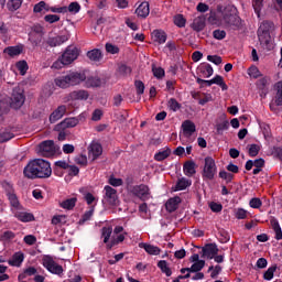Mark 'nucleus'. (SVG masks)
<instances>
[{
  "instance_id": "nucleus-45",
  "label": "nucleus",
  "mask_w": 282,
  "mask_h": 282,
  "mask_svg": "<svg viewBox=\"0 0 282 282\" xmlns=\"http://www.w3.org/2000/svg\"><path fill=\"white\" fill-rule=\"evenodd\" d=\"M43 10L45 12H50V6H47V3H45V1H40L33 8V12H35V13L43 12Z\"/></svg>"
},
{
  "instance_id": "nucleus-7",
  "label": "nucleus",
  "mask_w": 282,
  "mask_h": 282,
  "mask_svg": "<svg viewBox=\"0 0 282 282\" xmlns=\"http://www.w3.org/2000/svg\"><path fill=\"white\" fill-rule=\"evenodd\" d=\"M130 193L134 196L141 199L142 202H147L149 197H151V189L148 187V185L140 184L134 185L130 189Z\"/></svg>"
},
{
  "instance_id": "nucleus-43",
  "label": "nucleus",
  "mask_w": 282,
  "mask_h": 282,
  "mask_svg": "<svg viewBox=\"0 0 282 282\" xmlns=\"http://www.w3.org/2000/svg\"><path fill=\"white\" fill-rule=\"evenodd\" d=\"M102 85V80L99 77H90L86 80V87H100Z\"/></svg>"
},
{
  "instance_id": "nucleus-29",
  "label": "nucleus",
  "mask_w": 282,
  "mask_h": 282,
  "mask_svg": "<svg viewBox=\"0 0 282 282\" xmlns=\"http://www.w3.org/2000/svg\"><path fill=\"white\" fill-rule=\"evenodd\" d=\"M69 96L72 100H87L89 93L87 90H74Z\"/></svg>"
},
{
  "instance_id": "nucleus-11",
  "label": "nucleus",
  "mask_w": 282,
  "mask_h": 282,
  "mask_svg": "<svg viewBox=\"0 0 282 282\" xmlns=\"http://www.w3.org/2000/svg\"><path fill=\"white\" fill-rule=\"evenodd\" d=\"M270 83H271V79L268 76L261 77L260 79L257 80L256 87L257 89H259L261 98H265V96H268Z\"/></svg>"
},
{
  "instance_id": "nucleus-18",
  "label": "nucleus",
  "mask_w": 282,
  "mask_h": 282,
  "mask_svg": "<svg viewBox=\"0 0 282 282\" xmlns=\"http://www.w3.org/2000/svg\"><path fill=\"white\" fill-rule=\"evenodd\" d=\"M67 41H69V35H57L48 37L46 43L50 47H58V45H63V43H67Z\"/></svg>"
},
{
  "instance_id": "nucleus-56",
  "label": "nucleus",
  "mask_w": 282,
  "mask_h": 282,
  "mask_svg": "<svg viewBox=\"0 0 282 282\" xmlns=\"http://www.w3.org/2000/svg\"><path fill=\"white\" fill-rule=\"evenodd\" d=\"M106 52L108 54H119L120 47H118V45H113L111 43H106Z\"/></svg>"
},
{
  "instance_id": "nucleus-8",
  "label": "nucleus",
  "mask_w": 282,
  "mask_h": 282,
  "mask_svg": "<svg viewBox=\"0 0 282 282\" xmlns=\"http://www.w3.org/2000/svg\"><path fill=\"white\" fill-rule=\"evenodd\" d=\"M42 264L51 272V274H63V267L54 261L51 256H44L42 259Z\"/></svg>"
},
{
  "instance_id": "nucleus-21",
  "label": "nucleus",
  "mask_w": 282,
  "mask_h": 282,
  "mask_svg": "<svg viewBox=\"0 0 282 282\" xmlns=\"http://www.w3.org/2000/svg\"><path fill=\"white\" fill-rule=\"evenodd\" d=\"M217 252H219V249L217 248V245H207L205 248H203V254L204 257H207V259H215Z\"/></svg>"
},
{
  "instance_id": "nucleus-35",
  "label": "nucleus",
  "mask_w": 282,
  "mask_h": 282,
  "mask_svg": "<svg viewBox=\"0 0 282 282\" xmlns=\"http://www.w3.org/2000/svg\"><path fill=\"white\" fill-rule=\"evenodd\" d=\"M76 202H78L76 197L67 198L66 200H63L62 203H59V206L65 210H72V208L76 206Z\"/></svg>"
},
{
  "instance_id": "nucleus-59",
  "label": "nucleus",
  "mask_w": 282,
  "mask_h": 282,
  "mask_svg": "<svg viewBox=\"0 0 282 282\" xmlns=\"http://www.w3.org/2000/svg\"><path fill=\"white\" fill-rule=\"evenodd\" d=\"M75 163L78 164L79 166H87V155L79 154L75 156Z\"/></svg>"
},
{
  "instance_id": "nucleus-60",
  "label": "nucleus",
  "mask_w": 282,
  "mask_h": 282,
  "mask_svg": "<svg viewBox=\"0 0 282 282\" xmlns=\"http://www.w3.org/2000/svg\"><path fill=\"white\" fill-rule=\"evenodd\" d=\"M209 208L213 213H221V210H224V205H221V203L212 202L209 203Z\"/></svg>"
},
{
  "instance_id": "nucleus-34",
  "label": "nucleus",
  "mask_w": 282,
  "mask_h": 282,
  "mask_svg": "<svg viewBox=\"0 0 282 282\" xmlns=\"http://www.w3.org/2000/svg\"><path fill=\"white\" fill-rule=\"evenodd\" d=\"M124 241V234L113 235L111 241L107 245L108 250H111L113 246H118V243H122Z\"/></svg>"
},
{
  "instance_id": "nucleus-24",
  "label": "nucleus",
  "mask_w": 282,
  "mask_h": 282,
  "mask_svg": "<svg viewBox=\"0 0 282 282\" xmlns=\"http://www.w3.org/2000/svg\"><path fill=\"white\" fill-rule=\"evenodd\" d=\"M196 165L193 161H187L183 165V173L186 175V177H193L197 171L195 170Z\"/></svg>"
},
{
  "instance_id": "nucleus-13",
  "label": "nucleus",
  "mask_w": 282,
  "mask_h": 282,
  "mask_svg": "<svg viewBox=\"0 0 282 282\" xmlns=\"http://www.w3.org/2000/svg\"><path fill=\"white\" fill-rule=\"evenodd\" d=\"M25 102V96L22 91H18L13 89L12 97H11V107L13 109H21Z\"/></svg>"
},
{
  "instance_id": "nucleus-10",
  "label": "nucleus",
  "mask_w": 282,
  "mask_h": 282,
  "mask_svg": "<svg viewBox=\"0 0 282 282\" xmlns=\"http://www.w3.org/2000/svg\"><path fill=\"white\" fill-rule=\"evenodd\" d=\"M104 191H105V196H104L105 202H107L109 206H116V204H118V191H116V188L109 185H106L104 187Z\"/></svg>"
},
{
  "instance_id": "nucleus-40",
  "label": "nucleus",
  "mask_w": 282,
  "mask_h": 282,
  "mask_svg": "<svg viewBox=\"0 0 282 282\" xmlns=\"http://www.w3.org/2000/svg\"><path fill=\"white\" fill-rule=\"evenodd\" d=\"M252 8L258 19H261V10H263V0H253Z\"/></svg>"
},
{
  "instance_id": "nucleus-15",
  "label": "nucleus",
  "mask_w": 282,
  "mask_h": 282,
  "mask_svg": "<svg viewBox=\"0 0 282 282\" xmlns=\"http://www.w3.org/2000/svg\"><path fill=\"white\" fill-rule=\"evenodd\" d=\"M67 113V106L62 105L58 106L50 116V123L54 124V122H58V120H61V118H63V116Z\"/></svg>"
},
{
  "instance_id": "nucleus-49",
  "label": "nucleus",
  "mask_w": 282,
  "mask_h": 282,
  "mask_svg": "<svg viewBox=\"0 0 282 282\" xmlns=\"http://www.w3.org/2000/svg\"><path fill=\"white\" fill-rule=\"evenodd\" d=\"M276 272V265L270 267L263 274L264 281H272L274 279V273Z\"/></svg>"
},
{
  "instance_id": "nucleus-50",
  "label": "nucleus",
  "mask_w": 282,
  "mask_h": 282,
  "mask_svg": "<svg viewBox=\"0 0 282 282\" xmlns=\"http://www.w3.org/2000/svg\"><path fill=\"white\" fill-rule=\"evenodd\" d=\"M204 265H206V261H204V260L194 262L192 264V268H189V272H202V270H204Z\"/></svg>"
},
{
  "instance_id": "nucleus-46",
  "label": "nucleus",
  "mask_w": 282,
  "mask_h": 282,
  "mask_svg": "<svg viewBox=\"0 0 282 282\" xmlns=\"http://www.w3.org/2000/svg\"><path fill=\"white\" fill-rule=\"evenodd\" d=\"M193 28L196 32H202L206 28V22L202 18H196L193 22Z\"/></svg>"
},
{
  "instance_id": "nucleus-23",
  "label": "nucleus",
  "mask_w": 282,
  "mask_h": 282,
  "mask_svg": "<svg viewBox=\"0 0 282 282\" xmlns=\"http://www.w3.org/2000/svg\"><path fill=\"white\" fill-rule=\"evenodd\" d=\"M182 202V198H180L178 196L170 198L166 204H165V208L169 213H175V210H177V206H180Z\"/></svg>"
},
{
  "instance_id": "nucleus-53",
  "label": "nucleus",
  "mask_w": 282,
  "mask_h": 282,
  "mask_svg": "<svg viewBox=\"0 0 282 282\" xmlns=\"http://www.w3.org/2000/svg\"><path fill=\"white\" fill-rule=\"evenodd\" d=\"M208 272L210 273V278L212 279H217V276H219V274H221V265L217 264L216 267H209L208 268Z\"/></svg>"
},
{
  "instance_id": "nucleus-63",
  "label": "nucleus",
  "mask_w": 282,
  "mask_h": 282,
  "mask_svg": "<svg viewBox=\"0 0 282 282\" xmlns=\"http://www.w3.org/2000/svg\"><path fill=\"white\" fill-rule=\"evenodd\" d=\"M248 74L251 78H259L261 77V72L257 66L250 67Z\"/></svg>"
},
{
  "instance_id": "nucleus-30",
  "label": "nucleus",
  "mask_w": 282,
  "mask_h": 282,
  "mask_svg": "<svg viewBox=\"0 0 282 282\" xmlns=\"http://www.w3.org/2000/svg\"><path fill=\"white\" fill-rule=\"evenodd\" d=\"M152 34L155 43H159L160 45L166 43V39H167L166 32L162 30H154Z\"/></svg>"
},
{
  "instance_id": "nucleus-6",
  "label": "nucleus",
  "mask_w": 282,
  "mask_h": 282,
  "mask_svg": "<svg viewBox=\"0 0 282 282\" xmlns=\"http://www.w3.org/2000/svg\"><path fill=\"white\" fill-rule=\"evenodd\" d=\"M215 175H217V164H215V160L213 158L207 156L205 158L203 177H205V180H215Z\"/></svg>"
},
{
  "instance_id": "nucleus-33",
  "label": "nucleus",
  "mask_w": 282,
  "mask_h": 282,
  "mask_svg": "<svg viewBox=\"0 0 282 282\" xmlns=\"http://www.w3.org/2000/svg\"><path fill=\"white\" fill-rule=\"evenodd\" d=\"M11 207H12V212L14 213V210H21V203H19V198L17 197V194H9V196H7Z\"/></svg>"
},
{
  "instance_id": "nucleus-48",
  "label": "nucleus",
  "mask_w": 282,
  "mask_h": 282,
  "mask_svg": "<svg viewBox=\"0 0 282 282\" xmlns=\"http://www.w3.org/2000/svg\"><path fill=\"white\" fill-rule=\"evenodd\" d=\"M17 235L13 231L7 230L0 235V241L8 242L12 241Z\"/></svg>"
},
{
  "instance_id": "nucleus-9",
  "label": "nucleus",
  "mask_w": 282,
  "mask_h": 282,
  "mask_svg": "<svg viewBox=\"0 0 282 282\" xmlns=\"http://www.w3.org/2000/svg\"><path fill=\"white\" fill-rule=\"evenodd\" d=\"M80 51L76 46H67L65 52L62 54V62L64 65H72L76 58H78Z\"/></svg>"
},
{
  "instance_id": "nucleus-4",
  "label": "nucleus",
  "mask_w": 282,
  "mask_h": 282,
  "mask_svg": "<svg viewBox=\"0 0 282 282\" xmlns=\"http://www.w3.org/2000/svg\"><path fill=\"white\" fill-rule=\"evenodd\" d=\"M223 23L225 28H240L241 26V18L237 15V8L234 6H227L221 11Z\"/></svg>"
},
{
  "instance_id": "nucleus-54",
  "label": "nucleus",
  "mask_w": 282,
  "mask_h": 282,
  "mask_svg": "<svg viewBox=\"0 0 282 282\" xmlns=\"http://www.w3.org/2000/svg\"><path fill=\"white\" fill-rule=\"evenodd\" d=\"M134 87L137 89V95L138 96H142V94H144L145 86H144V83L142 80L135 79L134 80Z\"/></svg>"
},
{
  "instance_id": "nucleus-31",
  "label": "nucleus",
  "mask_w": 282,
  "mask_h": 282,
  "mask_svg": "<svg viewBox=\"0 0 282 282\" xmlns=\"http://www.w3.org/2000/svg\"><path fill=\"white\" fill-rule=\"evenodd\" d=\"M4 54H8L9 56H11V58H14V56H19L22 54L23 52V47L22 46H9L4 48Z\"/></svg>"
},
{
  "instance_id": "nucleus-20",
  "label": "nucleus",
  "mask_w": 282,
  "mask_h": 282,
  "mask_svg": "<svg viewBox=\"0 0 282 282\" xmlns=\"http://www.w3.org/2000/svg\"><path fill=\"white\" fill-rule=\"evenodd\" d=\"M198 74H202L203 78H210L214 74L213 66L208 63H203L197 68Z\"/></svg>"
},
{
  "instance_id": "nucleus-5",
  "label": "nucleus",
  "mask_w": 282,
  "mask_h": 282,
  "mask_svg": "<svg viewBox=\"0 0 282 282\" xmlns=\"http://www.w3.org/2000/svg\"><path fill=\"white\" fill-rule=\"evenodd\" d=\"M61 148L53 140H46L39 144L37 155L41 158H52L58 153Z\"/></svg>"
},
{
  "instance_id": "nucleus-64",
  "label": "nucleus",
  "mask_w": 282,
  "mask_h": 282,
  "mask_svg": "<svg viewBox=\"0 0 282 282\" xmlns=\"http://www.w3.org/2000/svg\"><path fill=\"white\" fill-rule=\"evenodd\" d=\"M250 208H259L260 206H263V202H261V198H251L249 202Z\"/></svg>"
},
{
  "instance_id": "nucleus-62",
  "label": "nucleus",
  "mask_w": 282,
  "mask_h": 282,
  "mask_svg": "<svg viewBox=\"0 0 282 282\" xmlns=\"http://www.w3.org/2000/svg\"><path fill=\"white\" fill-rule=\"evenodd\" d=\"M44 21L46 23H58V21H61V17L56 14H47L44 17Z\"/></svg>"
},
{
  "instance_id": "nucleus-39",
  "label": "nucleus",
  "mask_w": 282,
  "mask_h": 282,
  "mask_svg": "<svg viewBox=\"0 0 282 282\" xmlns=\"http://www.w3.org/2000/svg\"><path fill=\"white\" fill-rule=\"evenodd\" d=\"M169 155H171V149L161 150L154 155V160L156 162H163Z\"/></svg>"
},
{
  "instance_id": "nucleus-26",
  "label": "nucleus",
  "mask_w": 282,
  "mask_h": 282,
  "mask_svg": "<svg viewBox=\"0 0 282 282\" xmlns=\"http://www.w3.org/2000/svg\"><path fill=\"white\" fill-rule=\"evenodd\" d=\"M139 248H142L143 250H145V252H148V254H153V256H158V254H160V252H162V250L159 247H155V246L149 245V243H144V242L139 243Z\"/></svg>"
},
{
  "instance_id": "nucleus-37",
  "label": "nucleus",
  "mask_w": 282,
  "mask_h": 282,
  "mask_svg": "<svg viewBox=\"0 0 282 282\" xmlns=\"http://www.w3.org/2000/svg\"><path fill=\"white\" fill-rule=\"evenodd\" d=\"M21 6H23V0H9L7 3L8 10H10V12H17Z\"/></svg>"
},
{
  "instance_id": "nucleus-57",
  "label": "nucleus",
  "mask_w": 282,
  "mask_h": 282,
  "mask_svg": "<svg viewBox=\"0 0 282 282\" xmlns=\"http://www.w3.org/2000/svg\"><path fill=\"white\" fill-rule=\"evenodd\" d=\"M259 151H261V147H259V144L249 145V155L251 158H257V155H259Z\"/></svg>"
},
{
  "instance_id": "nucleus-22",
  "label": "nucleus",
  "mask_w": 282,
  "mask_h": 282,
  "mask_svg": "<svg viewBox=\"0 0 282 282\" xmlns=\"http://www.w3.org/2000/svg\"><path fill=\"white\" fill-rule=\"evenodd\" d=\"M193 184V181L191 178L181 177L177 180L174 191H186V188L191 187Z\"/></svg>"
},
{
  "instance_id": "nucleus-16",
  "label": "nucleus",
  "mask_w": 282,
  "mask_h": 282,
  "mask_svg": "<svg viewBox=\"0 0 282 282\" xmlns=\"http://www.w3.org/2000/svg\"><path fill=\"white\" fill-rule=\"evenodd\" d=\"M13 215L15 219L22 221L23 224H28V221H34V214L28 212H21V209L13 210Z\"/></svg>"
},
{
  "instance_id": "nucleus-52",
  "label": "nucleus",
  "mask_w": 282,
  "mask_h": 282,
  "mask_svg": "<svg viewBox=\"0 0 282 282\" xmlns=\"http://www.w3.org/2000/svg\"><path fill=\"white\" fill-rule=\"evenodd\" d=\"M14 138V134L10 130H3L0 132V143L8 142Z\"/></svg>"
},
{
  "instance_id": "nucleus-38",
  "label": "nucleus",
  "mask_w": 282,
  "mask_h": 282,
  "mask_svg": "<svg viewBox=\"0 0 282 282\" xmlns=\"http://www.w3.org/2000/svg\"><path fill=\"white\" fill-rule=\"evenodd\" d=\"M113 234V228L111 227H102L101 237L104 238V243H109V239H111V235Z\"/></svg>"
},
{
  "instance_id": "nucleus-12",
  "label": "nucleus",
  "mask_w": 282,
  "mask_h": 282,
  "mask_svg": "<svg viewBox=\"0 0 282 282\" xmlns=\"http://www.w3.org/2000/svg\"><path fill=\"white\" fill-rule=\"evenodd\" d=\"M78 118L72 117L66 118L62 122L55 126L54 131H65V129H72L76 126H78Z\"/></svg>"
},
{
  "instance_id": "nucleus-51",
  "label": "nucleus",
  "mask_w": 282,
  "mask_h": 282,
  "mask_svg": "<svg viewBox=\"0 0 282 282\" xmlns=\"http://www.w3.org/2000/svg\"><path fill=\"white\" fill-rule=\"evenodd\" d=\"M234 216L236 219H247L248 218V210L243 208H236L234 210Z\"/></svg>"
},
{
  "instance_id": "nucleus-55",
  "label": "nucleus",
  "mask_w": 282,
  "mask_h": 282,
  "mask_svg": "<svg viewBox=\"0 0 282 282\" xmlns=\"http://www.w3.org/2000/svg\"><path fill=\"white\" fill-rule=\"evenodd\" d=\"M174 24H176L177 28H185L186 19H184V15L177 14L174 17Z\"/></svg>"
},
{
  "instance_id": "nucleus-58",
  "label": "nucleus",
  "mask_w": 282,
  "mask_h": 282,
  "mask_svg": "<svg viewBox=\"0 0 282 282\" xmlns=\"http://www.w3.org/2000/svg\"><path fill=\"white\" fill-rule=\"evenodd\" d=\"M213 36L216 41H224L226 39V31L217 29L213 31Z\"/></svg>"
},
{
  "instance_id": "nucleus-2",
  "label": "nucleus",
  "mask_w": 282,
  "mask_h": 282,
  "mask_svg": "<svg viewBox=\"0 0 282 282\" xmlns=\"http://www.w3.org/2000/svg\"><path fill=\"white\" fill-rule=\"evenodd\" d=\"M271 30H274V22L271 21L262 22L258 29L260 44L262 45L263 50H267L268 52L274 50V43L272 42V36L270 35Z\"/></svg>"
},
{
  "instance_id": "nucleus-61",
  "label": "nucleus",
  "mask_w": 282,
  "mask_h": 282,
  "mask_svg": "<svg viewBox=\"0 0 282 282\" xmlns=\"http://www.w3.org/2000/svg\"><path fill=\"white\" fill-rule=\"evenodd\" d=\"M118 72H119L120 76H129V75H131V67L122 64L119 66Z\"/></svg>"
},
{
  "instance_id": "nucleus-17",
  "label": "nucleus",
  "mask_w": 282,
  "mask_h": 282,
  "mask_svg": "<svg viewBox=\"0 0 282 282\" xmlns=\"http://www.w3.org/2000/svg\"><path fill=\"white\" fill-rule=\"evenodd\" d=\"M23 261H25V254L22 251H18L8 260V263L12 268H21Z\"/></svg>"
},
{
  "instance_id": "nucleus-42",
  "label": "nucleus",
  "mask_w": 282,
  "mask_h": 282,
  "mask_svg": "<svg viewBox=\"0 0 282 282\" xmlns=\"http://www.w3.org/2000/svg\"><path fill=\"white\" fill-rule=\"evenodd\" d=\"M29 41L32 44L33 47H36L42 41H43V35H39L35 33H30L29 34Z\"/></svg>"
},
{
  "instance_id": "nucleus-36",
  "label": "nucleus",
  "mask_w": 282,
  "mask_h": 282,
  "mask_svg": "<svg viewBox=\"0 0 282 282\" xmlns=\"http://www.w3.org/2000/svg\"><path fill=\"white\" fill-rule=\"evenodd\" d=\"M275 89H276L275 105L276 107H281L282 106V80L275 84Z\"/></svg>"
},
{
  "instance_id": "nucleus-14",
  "label": "nucleus",
  "mask_w": 282,
  "mask_h": 282,
  "mask_svg": "<svg viewBox=\"0 0 282 282\" xmlns=\"http://www.w3.org/2000/svg\"><path fill=\"white\" fill-rule=\"evenodd\" d=\"M99 155H102V145L96 141H93L88 148V158L94 161L98 160Z\"/></svg>"
},
{
  "instance_id": "nucleus-1",
  "label": "nucleus",
  "mask_w": 282,
  "mask_h": 282,
  "mask_svg": "<svg viewBox=\"0 0 282 282\" xmlns=\"http://www.w3.org/2000/svg\"><path fill=\"white\" fill-rule=\"evenodd\" d=\"M23 173L29 180H47L52 177V164L43 159H34L24 167Z\"/></svg>"
},
{
  "instance_id": "nucleus-3",
  "label": "nucleus",
  "mask_w": 282,
  "mask_h": 282,
  "mask_svg": "<svg viewBox=\"0 0 282 282\" xmlns=\"http://www.w3.org/2000/svg\"><path fill=\"white\" fill-rule=\"evenodd\" d=\"M83 82H85V74H80L78 72H70L64 76L55 78V85L61 87V89H67V87L80 85Z\"/></svg>"
},
{
  "instance_id": "nucleus-27",
  "label": "nucleus",
  "mask_w": 282,
  "mask_h": 282,
  "mask_svg": "<svg viewBox=\"0 0 282 282\" xmlns=\"http://www.w3.org/2000/svg\"><path fill=\"white\" fill-rule=\"evenodd\" d=\"M182 129H183V133L185 135H192L196 131L195 123L193 121H191V120H185L182 123Z\"/></svg>"
},
{
  "instance_id": "nucleus-44",
  "label": "nucleus",
  "mask_w": 282,
  "mask_h": 282,
  "mask_svg": "<svg viewBox=\"0 0 282 282\" xmlns=\"http://www.w3.org/2000/svg\"><path fill=\"white\" fill-rule=\"evenodd\" d=\"M1 186H2L3 191L6 192L7 196L14 194V184H12L11 182L3 181L1 183Z\"/></svg>"
},
{
  "instance_id": "nucleus-19",
  "label": "nucleus",
  "mask_w": 282,
  "mask_h": 282,
  "mask_svg": "<svg viewBox=\"0 0 282 282\" xmlns=\"http://www.w3.org/2000/svg\"><path fill=\"white\" fill-rule=\"evenodd\" d=\"M151 13V9L149 7V2H142L137 9L135 14L139 19H147Z\"/></svg>"
},
{
  "instance_id": "nucleus-28",
  "label": "nucleus",
  "mask_w": 282,
  "mask_h": 282,
  "mask_svg": "<svg viewBox=\"0 0 282 282\" xmlns=\"http://www.w3.org/2000/svg\"><path fill=\"white\" fill-rule=\"evenodd\" d=\"M87 58H89V61H93L94 63H98V62L102 61V52L98 48L88 51Z\"/></svg>"
},
{
  "instance_id": "nucleus-32",
  "label": "nucleus",
  "mask_w": 282,
  "mask_h": 282,
  "mask_svg": "<svg viewBox=\"0 0 282 282\" xmlns=\"http://www.w3.org/2000/svg\"><path fill=\"white\" fill-rule=\"evenodd\" d=\"M158 268L163 274H165V276H171L173 274V271H171V267H169V262H166V260H160L158 262Z\"/></svg>"
},
{
  "instance_id": "nucleus-47",
  "label": "nucleus",
  "mask_w": 282,
  "mask_h": 282,
  "mask_svg": "<svg viewBox=\"0 0 282 282\" xmlns=\"http://www.w3.org/2000/svg\"><path fill=\"white\" fill-rule=\"evenodd\" d=\"M17 69L20 72L21 76H25L28 74V62L25 61H20L15 64Z\"/></svg>"
},
{
  "instance_id": "nucleus-41",
  "label": "nucleus",
  "mask_w": 282,
  "mask_h": 282,
  "mask_svg": "<svg viewBox=\"0 0 282 282\" xmlns=\"http://www.w3.org/2000/svg\"><path fill=\"white\" fill-rule=\"evenodd\" d=\"M167 107L171 111H180L182 109V104H180L175 98H170Z\"/></svg>"
},
{
  "instance_id": "nucleus-25",
  "label": "nucleus",
  "mask_w": 282,
  "mask_h": 282,
  "mask_svg": "<svg viewBox=\"0 0 282 282\" xmlns=\"http://www.w3.org/2000/svg\"><path fill=\"white\" fill-rule=\"evenodd\" d=\"M270 224H271L272 230L275 232L276 241H281V239H282V229H281V225L279 224V220L276 218L272 217L270 219Z\"/></svg>"
}]
</instances>
